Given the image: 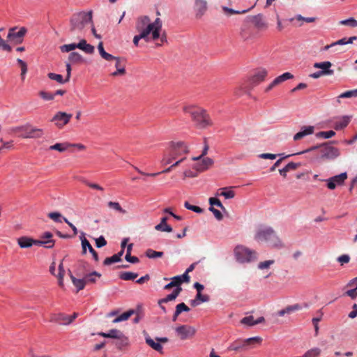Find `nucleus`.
<instances>
[{"label": "nucleus", "mask_w": 357, "mask_h": 357, "mask_svg": "<svg viewBox=\"0 0 357 357\" xmlns=\"http://www.w3.org/2000/svg\"><path fill=\"white\" fill-rule=\"evenodd\" d=\"M135 28L139 32V34L135 36L133 38V43L136 46L138 45L141 39H144L146 42L159 39L161 44L167 42L166 33L165 31H162V22L159 17L151 22L149 16H141L137 20Z\"/></svg>", "instance_id": "1"}, {"label": "nucleus", "mask_w": 357, "mask_h": 357, "mask_svg": "<svg viewBox=\"0 0 357 357\" xmlns=\"http://www.w3.org/2000/svg\"><path fill=\"white\" fill-rule=\"evenodd\" d=\"M254 239L259 243H265L273 248L282 249L284 247L274 229L268 226H259L256 229Z\"/></svg>", "instance_id": "2"}, {"label": "nucleus", "mask_w": 357, "mask_h": 357, "mask_svg": "<svg viewBox=\"0 0 357 357\" xmlns=\"http://www.w3.org/2000/svg\"><path fill=\"white\" fill-rule=\"evenodd\" d=\"M183 112L191 116L196 128L204 129L213 125V121L206 109L195 105H187L183 107Z\"/></svg>", "instance_id": "3"}, {"label": "nucleus", "mask_w": 357, "mask_h": 357, "mask_svg": "<svg viewBox=\"0 0 357 357\" xmlns=\"http://www.w3.org/2000/svg\"><path fill=\"white\" fill-rule=\"evenodd\" d=\"M189 151L188 146L183 142H171L169 150H167L161 160L162 165L170 164L174 160L186 154Z\"/></svg>", "instance_id": "4"}, {"label": "nucleus", "mask_w": 357, "mask_h": 357, "mask_svg": "<svg viewBox=\"0 0 357 357\" xmlns=\"http://www.w3.org/2000/svg\"><path fill=\"white\" fill-rule=\"evenodd\" d=\"M89 24H92L91 10L76 13L73 15L70 20V31L80 33Z\"/></svg>", "instance_id": "5"}, {"label": "nucleus", "mask_w": 357, "mask_h": 357, "mask_svg": "<svg viewBox=\"0 0 357 357\" xmlns=\"http://www.w3.org/2000/svg\"><path fill=\"white\" fill-rule=\"evenodd\" d=\"M315 149H319L320 158L323 160H332L337 158L340 155L339 149L328 143H324L320 146H312L303 151L298 153L297 154L308 153Z\"/></svg>", "instance_id": "6"}, {"label": "nucleus", "mask_w": 357, "mask_h": 357, "mask_svg": "<svg viewBox=\"0 0 357 357\" xmlns=\"http://www.w3.org/2000/svg\"><path fill=\"white\" fill-rule=\"evenodd\" d=\"M234 252L236 260L241 264L250 263L257 259V252L243 245H237Z\"/></svg>", "instance_id": "7"}, {"label": "nucleus", "mask_w": 357, "mask_h": 357, "mask_svg": "<svg viewBox=\"0 0 357 357\" xmlns=\"http://www.w3.org/2000/svg\"><path fill=\"white\" fill-rule=\"evenodd\" d=\"M261 342L260 337H252L245 340H237L232 342L228 349L236 352L245 351L253 347L255 344H259Z\"/></svg>", "instance_id": "8"}, {"label": "nucleus", "mask_w": 357, "mask_h": 357, "mask_svg": "<svg viewBox=\"0 0 357 357\" xmlns=\"http://www.w3.org/2000/svg\"><path fill=\"white\" fill-rule=\"evenodd\" d=\"M13 131L22 132L20 136L23 138H40L43 135L42 129L33 128L30 124L16 127Z\"/></svg>", "instance_id": "9"}, {"label": "nucleus", "mask_w": 357, "mask_h": 357, "mask_svg": "<svg viewBox=\"0 0 357 357\" xmlns=\"http://www.w3.org/2000/svg\"><path fill=\"white\" fill-rule=\"evenodd\" d=\"M72 116L71 114L64 112H58L52 117L51 121L54 123V125L57 128H62L65 125L69 123Z\"/></svg>", "instance_id": "10"}, {"label": "nucleus", "mask_w": 357, "mask_h": 357, "mask_svg": "<svg viewBox=\"0 0 357 357\" xmlns=\"http://www.w3.org/2000/svg\"><path fill=\"white\" fill-rule=\"evenodd\" d=\"M175 331L181 340H186L195 335L196 330L193 326L181 325L176 328Z\"/></svg>", "instance_id": "11"}, {"label": "nucleus", "mask_w": 357, "mask_h": 357, "mask_svg": "<svg viewBox=\"0 0 357 357\" xmlns=\"http://www.w3.org/2000/svg\"><path fill=\"white\" fill-rule=\"evenodd\" d=\"M16 30L17 27L10 29L7 38L9 40L13 41L15 43H21L26 29L24 27H21L18 31H16Z\"/></svg>", "instance_id": "12"}, {"label": "nucleus", "mask_w": 357, "mask_h": 357, "mask_svg": "<svg viewBox=\"0 0 357 357\" xmlns=\"http://www.w3.org/2000/svg\"><path fill=\"white\" fill-rule=\"evenodd\" d=\"M346 287H351V289L346 291L343 295L355 300L357 298V277L349 280L346 284Z\"/></svg>", "instance_id": "13"}, {"label": "nucleus", "mask_w": 357, "mask_h": 357, "mask_svg": "<svg viewBox=\"0 0 357 357\" xmlns=\"http://www.w3.org/2000/svg\"><path fill=\"white\" fill-rule=\"evenodd\" d=\"M208 9L207 1L206 0H195L194 10L196 17H202Z\"/></svg>", "instance_id": "14"}, {"label": "nucleus", "mask_w": 357, "mask_h": 357, "mask_svg": "<svg viewBox=\"0 0 357 357\" xmlns=\"http://www.w3.org/2000/svg\"><path fill=\"white\" fill-rule=\"evenodd\" d=\"M267 74L268 71L266 68H257L252 76L250 81L255 85L259 84L265 79Z\"/></svg>", "instance_id": "15"}, {"label": "nucleus", "mask_w": 357, "mask_h": 357, "mask_svg": "<svg viewBox=\"0 0 357 357\" xmlns=\"http://www.w3.org/2000/svg\"><path fill=\"white\" fill-rule=\"evenodd\" d=\"M332 63L330 61L317 62L314 63L313 67L314 68L321 69V72L323 73L324 75H332L334 74V70L331 69Z\"/></svg>", "instance_id": "16"}, {"label": "nucleus", "mask_w": 357, "mask_h": 357, "mask_svg": "<svg viewBox=\"0 0 357 357\" xmlns=\"http://www.w3.org/2000/svg\"><path fill=\"white\" fill-rule=\"evenodd\" d=\"M314 127L312 126H303L301 128V131L294 135V140L298 141L307 135H312L314 132Z\"/></svg>", "instance_id": "17"}, {"label": "nucleus", "mask_w": 357, "mask_h": 357, "mask_svg": "<svg viewBox=\"0 0 357 357\" xmlns=\"http://www.w3.org/2000/svg\"><path fill=\"white\" fill-rule=\"evenodd\" d=\"M82 252L85 254L86 252V249L88 248L89 251L93 255V258L96 261L99 260L98 255L97 252L94 250L89 241L86 238H83L82 239Z\"/></svg>", "instance_id": "18"}, {"label": "nucleus", "mask_w": 357, "mask_h": 357, "mask_svg": "<svg viewBox=\"0 0 357 357\" xmlns=\"http://www.w3.org/2000/svg\"><path fill=\"white\" fill-rule=\"evenodd\" d=\"M351 118L352 116L349 115L343 116L339 118L335 123V129L339 130L344 128L348 126L351 121Z\"/></svg>", "instance_id": "19"}, {"label": "nucleus", "mask_w": 357, "mask_h": 357, "mask_svg": "<svg viewBox=\"0 0 357 357\" xmlns=\"http://www.w3.org/2000/svg\"><path fill=\"white\" fill-rule=\"evenodd\" d=\"M213 164V160L209 158H204L200 162L194 165V168L198 172H203L207 169Z\"/></svg>", "instance_id": "20"}, {"label": "nucleus", "mask_w": 357, "mask_h": 357, "mask_svg": "<svg viewBox=\"0 0 357 357\" xmlns=\"http://www.w3.org/2000/svg\"><path fill=\"white\" fill-rule=\"evenodd\" d=\"M77 47L86 54H93L94 52V47L87 43L85 39L80 40L79 42L77 43Z\"/></svg>", "instance_id": "21"}, {"label": "nucleus", "mask_w": 357, "mask_h": 357, "mask_svg": "<svg viewBox=\"0 0 357 357\" xmlns=\"http://www.w3.org/2000/svg\"><path fill=\"white\" fill-rule=\"evenodd\" d=\"M68 319H69L68 315L60 313V314L52 315L50 321L52 322H56V323H58L59 324H62V325H68V324H70V323L68 322V321H69Z\"/></svg>", "instance_id": "22"}, {"label": "nucleus", "mask_w": 357, "mask_h": 357, "mask_svg": "<svg viewBox=\"0 0 357 357\" xmlns=\"http://www.w3.org/2000/svg\"><path fill=\"white\" fill-rule=\"evenodd\" d=\"M181 290H182L181 287L176 288L173 291L172 293L167 295L165 298L159 300L158 305H160L162 303H167L169 301L175 300L177 298V296L179 295V294L181 293Z\"/></svg>", "instance_id": "23"}, {"label": "nucleus", "mask_w": 357, "mask_h": 357, "mask_svg": "<svg viewBox=\"0 0 357 357\" xmlns=\"http://www.w3.org/2000/svg\"><path fill=\"white\" fill-rule=\"evenodd\" d=\"M69 275L73 284L77 288V291L83 289L85 287L86 280H84V278L82 279H77L73 275L70 271H69Z\"/></svg>", "instance_id": "24"}, {"label": "nucleus", "mask_w": 357, "mask_h": 357, "mask_svg": "<svg viewBox=\"0 0 357 357\" xmlns=\"http://www.w3.org/2000/svg\"><path fill=\"white\" fill-rule=\"evenodd\" d=\"M146 343L151 347L154 350L162 353V346L159 342H155L152 338H151L148 335L145 337Z\"/></svg>", "instance_id": "25"}, {"label": "nucleus", "mask_w": 357, "mask_h": 357, "mask_svg": "<svg viewBox=\"0 0 357 357\" xmlns=\"http://www.w3.org/2000/svg\"><path fill=\"white\" fill-rule=\"evenodd\" d=\"M17 243L21 248H29L33 245V238L22 236L17 239Z\"/></svg>", "instance_id": "26"}, {"label": "nucleus", "mask_w": 357, "mask_h": 357, "mask_svg": "<svg viewBox=\"0 0 357 357\" xmlns=\"http://www.w3.org/2000/svg\"><path fill=\"white\" fill-rule=\"evenodd\" d=\"M293 77H294V76L291 73H288V72L284 73L282 75L275 78L273 79V81L272 82V85H274L275 86L277 85L280 84L281 83H282L283 82H284L287 79H292Z\"/></svg>", "instance_id": "27"}, {"label": "nucleus", "mask_w": 357, "mask_h": 357, "mask_svg": "<svg viewBox=\"0 0 357 357\" xmlns=\"http://www.w3.org/2000/svg\"><path fill=\"white\" fill-rule=\"evenodd\" d=\"M234 187H225L221 188L219 190L221 192L219 194L221 196H223L225 199H232L235 197V192L234 191Z\"/></svg>", "instance_id": "28"}, {"label": "nucleus", "mask_w": 357, "mask_h": 357, "mask_svg": "<svg viewBox=\"0 0 357 357\" xmlns=\"http://www.w3.org/2000/svg\"><path fill=\"white\" fill-rule=\"evenodd\" d=\"M301 309V307L300 305L295 304V305H293L287 306V307L280 310L278 312V314L280 317H283L286 314H291V312L297 311V310H299Z\"/></svg>", "instance_id": "29"}, {"label": "nucleus", "mask_w": 357, "mask_h": 357, "mask_svg": "<svg viewBox=\"0 0 357 357\" xmlns=\"http://www.w3.org/2000/svg\"><path fill=\"white\" fill-rule=\"evenodd\" d=\"M135 313L134 310H130L126 312H123L120 316L116 317L113 321L112 323L116 324L119 322H121L123 321L128 320L132 314Z\"/></svg>", "instance_id": "30"}, {"label": "nucleus", "mask_w": 357, "mask_h": 357, "mask_svg": "<svg viewBox=\"0 0 357 357\" xmlns=\"http://www.w3.org/2000/svg\"><path fill=\"white\" fill-rule=\"evenodd\" d=\"M357 98V89L347 91H344V92L340 93L337 97V101L338 102H340V99H341V98Z\"/></svg>", "instance_id": "31"}, {"label": "nucleus", "mask_w": 357, "mask_h": 357, "mask_svg": "<svg viewBox=\"0 0 357 357\" xmlns=\"http://www.w3.org/2000/svg\"><path fill=\"white\" fill-rule=\"evenodd\" d=\"M71 147L70 143H56L54 145H52L49 147L50 150H56L59 152H64L67 150L68 148Z\"/></svg>", "instance_id": "32"}, {"label": "nucleus", "mask_w": 357, "mask_h": 357, "mask_svg": "<svg viewBox=\"0 0 357 357\" xmlns=\"http://www.w3.org/2000/svg\"><path fill=\"white\" fill-rule=\"evenodd\" d=\"M33 245H43L46 248H52L54 245V241L53 239H50L47 241L43 240H34L33 239Z\"/></svg>", "instance_id": "33"}, {"label": "nucleus", "mask_w": 357, "mask_h": 357, "mask_svg": "<svg viewBox=\"0 0 357 357\" xmlns=\"http://www.w3.org/2000/svg\"><path fill=\"white\" fill-rule=\"evenodd\" d=\"M109 338H114V339H119V340H123L125 339V340H127V339L125 337V335L123 333L117 329H112L109 330L108 332Z\"/></svg>", "instance_id": "34"}, {"label": "nucleus", "mask_w": 357, "mask_h": 357, "mask_svg": "<svg viewBox=\"0 0 357 357\" xmlns=\"http://www.w3.org/2000/svg\"><path fill=\"white\" fill-rule=\"evenodd\" d=\"M107 206L110 209H112L115 211L116 212H118L121 214H126V211L124 210L120 205V204L117 202H109L107 203Z\"/></svg>", "instance_id": "35"}, {"label": "nucleus", "mask_w": 357, "mask_h": 357, "mask_svg": "<svg viewBox=\"0 0 357 357\" xmlns=\"http://www.w3.org/2000/svg\"><path fill=\"white\" fill-rule=\"evenodd\" d=\"M132 248V244H129L127 247V251H126V255L125 259L127 261H128L130 263L136 264V263L139 262V259L137 257L130 256Z\"/></svg>", "instance_id": "36"}, {"label": "nucleus", "mask_w": 357, "mask_h": 357, "mask_svg": "<svg viewBox=\"0 0 357 357\" xmlns=\"http://www.w3.org/2000/svg\"><path fill=\"white\" fill-rule=\"evenodd\" d=\"M135 169L140 174L142 175H144V176H152V177H154V176H156L158 175H159L161 173H168L174 167L171 165L170 167H169L168 168H167L166 169L162 171L161 172H157V173H146V172H142V170H140L138 167H134Z\"/></svg>", "instance_id": "37"}, {"label": "nucleus", "mask_w": 357, "mask_h": 357, "mask_svg": "<svg viewBox=\"0 0 357 357\" xmlns=\"http://www.w3.org/2000/svg\"><path fill=\"white\" fill-rule=\"evenodd\" d=\"M68 61L72 63H80L83 61V57L78 52H73L68 56Z\"/></svg>", "instance_id": "38"}, {"label": "nucleus", "mask_w": 357, "mask_h": 357, "mask_svg": "<svg viewBox=\"0 0 357 357\" xmlns=\"http://www.w3.org/2000/svg\"><path fill=\"white\" fill-rule=\"evenodd\" d=\"M138 274L133 272H121L119 278L123 280H133L137 278Z\"/></svg>", "instance_id": "39"}, {"label": "nucleus", "mask_w": 357, "mask_h": 357, "mask_svg": "<svg viewBox=\"0 0 357 357\" xmlns=\"http://www.w3.org/2000/svg\"><path fill=\"white\" fill-rule=\"evenodd\" d=\"M172 280H174L176 284L180 287L182 282H188L190 281V276L187 275V273H183L181 275L174 276L172 278Z\"/></svg>", "instance_id": "40"}, {"label": "nucleus", "mask_w": 357, "mask_h": 357, "mask_svg": "<svg viewBox=\"0 0 357 357\" xmlns=\"http://www.w3.org/2000/svg\"><path fill=\"white\" fill-rule=\"evenodd\" d=\"M96 277L100 278L101 274L97 271H93L89 274H86L84 276V280H86V284L88 282L94 283L96 282Z\"/></svg>", "instance_id": "41"}, {"label": "nucleus", "mask_w": 357, "mask_h": 357, "mask_svg": "<svg viewBox=\"0 0 357 357\" xmlns=\"http://www.w3.org/2000/svg\"><path fill=\"white\" fill-rule=\"evenodd\" d=\"M58 268H59V273H58V274L56 276V278L59 280V286L63 287V277H64V274H65V270H64L62 261L59 264Z\"/></svg>", "instance_id": "42"}, {"label": "nucleus", "mask_w": 357, "mask_h": 357, "mask_svg": "<svg viewBox=\"0 0 357 357\" xmlns=\"http://www.w3.org/2000/svg\"><path fill=\"white\" fill-rule=\"evenodd\" d=\"M289 20L290 22H293L294 20H297V21H303V22H305L307 23H312V22H315L316 18L313 17H303L301 15L298 14V15H295L294 17L290 18Z\"/></svg>", "instance_id": "43"}, {"label": "nucleus", "mask_w": 357, "mask_h": 357, "mask_svg": "<svg viewBox=\"0 0 357 357\" xmlns=\"http://www.w3.org/2000/svg\"><path fill=\"white\" fill-rule=\"evenodd\" d=\"M347 178L346 172L341 173L332 177L333 181L337 185H342Z\"/></svg>", "instance_id": "44"}, {"label": "nucleus", "mask_w": 357, "mask_h": 357, "mask_svg": "<svg viewBox=\"0 0 357 357\" xmlns=\"http://www.w3.org/2000/svg\"><path fill=\"white\" fill-rule=\"evenodd\" d=\"M163 252L155 251L152 249H148L146 251V256L149 259H155L158 257H162L163 256Z\"/></svg>", "instance_id": "45"}, {"label": "nucleus", "mask_w": 357, "mask_h": 357, "mask_svg": "<svg viewBox=\"0 0 357 357\" xmlns=\"http://www.w3.org/2000/svg\"><path fill=\"white\" fill-rule=\"evenodd\" d=\"M357 40V37L356 36H352V37H350L349 38H343L340 40H338L336 42H334L333 43V45H347V44H351L354 40Z\"/></svg>", "instance_id": "46"}, {"label": "nucleus", "mask_w": 357, "mask_h": 357, "mask_svg": "<svg viewBox=\"0 0 357 357\" xmlns=\"http://www.w3.org/2000/svg\"><path fill=\"white\" fill-rule=\"evenodd\" d=\"M155 229L160 231L172 232V227L167 223H159L155 226Z\"/></svg>", "instance_id": "47"}, {"label": "nucleus", "mask_w": 357, "mask_h": 357, "mask_svg": "<svg viewBox=\"0 0 357 357\" xmlns=\"http://www.w3.org/2000/svg\"><path fill=\"white\" fill-rule=\"evenodd\" d=\"M335 135V132L333 130L321 131L316 134V137L318 138L329 139Z\"/></svg>", "instance_id": "48"}, {"label": "nucleus", "mask_w": 357, "mask_h": 357, "mask_svg": "<svg viewBox=\"0 0 357 357\" xmlns=\"http://www.w3.org/2000/svg\"><path fill=\"white\" fill-rule=\"evenodd\" d=\"M48 217L56 222L61 223L63 220V218L59 212H51L48 214Z\"/></svg>", "instance_id": "49"}, {"label": "nucleus", "mask_w": 357, "mask_h": 357, "mask_svg": "<svg viewBox=\"0 0 357 357\" xmlns=\"http://www.w3.org/2000/svg\"><path fill=\"white\" fill-rule=\"evenodd\" d=\"M47 76L50 79L55 80L60 84H63L67 82L66 79H63L62 75L59 74L50 73Z\"/></svg>", "instance_id": "50"}, {"label": "nucleus", "mask_w": 357, "mask_h": 357, "mask_svg": "<svg viewBox=\"0 0 357 357\" xmlns=\"http://www.w3.org/2000/svg\"><path fill=\"white\" fill-rule=\"evenodd\" d=\"M342 25H347L351 27H357V20L353 17L346 19L340 22Z\"/></svg>", "instance_id": "51"}, {"label": "nucleus", "mask_w": 357, "mask_h": 357, "mask_svg": "<svg viewBox=\"0 0 357 357\" xmlns=\"http://www.w3.org/2000/svg\"><path fill=\"white\" fill-rule=\"evenodd\" d=\"M254 22H255V25L258 28H264V27L266 26L265 22L263 20V17H262L261 15H258L255 16Z\"/></svg>", "instance_id": "52"}, {"label": "nucleus", "mask_w": 357, "mask_h": 357, "mask_svg": "<svg viewBox=\"0 0 357 357\" xmlns=\"http://www.w3.org/2000/svg\"><path fill=\"white\" fill-rule=\"evenodd\" d=\"M77 48V43L66 44L61 46L60 49L62 52H68Z\"/></svg>", "instance_id": "53"}, {"label": "nucleus", "mask_w": 357, "mask_h": 357, "mask_svg": "<svg viewBox=\"0 0 357 357\" xmlns=\"http://www.w3.org/2000/svg\"><path fill=\"white\" fill-rule=\"evenodd\" d=\"M184 206L190 211H192L197 213H202L203 212V209L199 206L191 205L188 202H185L184 203Z\"/></svg>", "instance_id": "54"}, {"label": "nucleus", "mask_w": 357, "mask_h": 357, "mask_svg": "<svg viewBox=\"0 0 357 357\" xmlns=\"http://www.w3.org/2000/svg\"><path fill=\"white\" fill-rule=\"evenodd\" d=\"M101 57L106 61H110L112 60H116V67H118V63H119V58L116 57L106 52L101 55Z\"/></svg>", "instance_id": "55"}, {"label": "nucleus", "mask_w": 357, "mask_h": 357, "mask_svg": "<svg viewBox=\"0 0 357 357\" xmlns=\"http://www.w3.org/2000/svg\"><path fill=\"white\" fill-rule=\"evenodd\" d=\"M350 256L347 254L342 255L337 258V261L343 266L348 264L350 261Z\"/></svg>", "instance_id": "56"}, {"label": "nucleus", "mask_w": 357, "mask_h": 357, "mask_svg": "<svg viewBox=\"0 0 357 357\" xmlns=\"http://www.w3.org/2000/svg\"><path fill=\"white\" fill-rule=\"evenodd\" d=\"M255 321L253 316L251 315L243 318L241 321V324L249 326H255Z\"/></svg>", "instance_id": "57"}, {"label": "nucleus", "mask_w": 357, "mask_h": 357, "mask_svg": "<svg viewBox=\"0 0 357 357\" xmlns=\"http://www.w3.org/2000/svg\"><path fill=\"white\" fill-rule=\"evenodd\" d=\"M273 264H274V260L264 261L259 263L258 268L261 269V270L268 269Z\"/></svg>", "instance_id": "58"}, {"label": "nucleus", "mask_w": 357, "mask_h": 357, "mask_svg": "<svg viewBox=\"0 0 357 357\" xmlns=\"http://www.w3.org/2000/svg\"><path fill=\"white\" fill-rule=\"evenodd\" d=\"M121 260V259H119V257L114 255L113 256L110 257H107L104 261V264L106 266L110 265L113 263L119 262Z\"/></svg>", "instance_id": "59"}, {"label": "nucleus", "mask_w": 357, "mask_h": 357, "mask_svg": "<svg viewBox=\"0 0 357 357\" xmlns=\"http://www.w3.org/2000/svg\"><path fill=\"white\" fill-rule=\"evenodd\" d=\"M175 310L180 314L183 312H189L190 308L184 303H181L176 306Z\"/></svg>", "instance_id": "60"}, {"label": "nucleus", "mask_w": 357, "mask_h": 357, "mask_svg": "<svg viewBox=\"0 0 357 357\" xmlns=\"http://www.w3.org/2000/svg\"><path fill=\"white\" fill-rule=\"evenodd\" d=\"M209 204H211V206L213 207V206H216L220 207V208H222L223 210H225V208L223 206V205L221 203V202L218 199H217V198L211 197L209 199Z\"/></svg>", "instance_id": "61"}, {"label": "nucleus", "mask_w": 357, "mask_h": 357, "mask_svg": "<svg viewBox=\"0 0 357 357\" xmlns=\"http://www.w3.org/2000/svg\"><path fill=\"white\" fill-rule=\"evenodd\" d=\"M40 96L45 100H52L54 98L55 94L45 92L44 91H41L40 93Z\"/></svg>", "instance_id": "62"}, {"label": "nucleus", "mask_w": 357, "mask_h": 357, "mask_svg": "<svg viewBox=\"0 0 357 357\" xmlns=\"http://www.w3.org/2000/svg\"><path fill=\"white\" fill-rule=\"evenodd\" d=\"M209 210H210V211H211L213 213L215 218L218 220H221L222 219L223 216L220 211H218V209H215L213 206H210Z\"/></svg>", "instance_id": "63"}, {"label": "nucleus", "mask_w": 357, "mask_h": 357, "mask_svg": "<svg viewBox=\"0 0 357 357\" xmlns=\"http://www.w3.org/2000/svg\"><path fill=\"white\" fill-rule=\"evenodd\" d=\"M107 244V241L102 236L96 239V245L97 248H102Z\"/></svg>", "instance_id": "64"}]
</instances>
